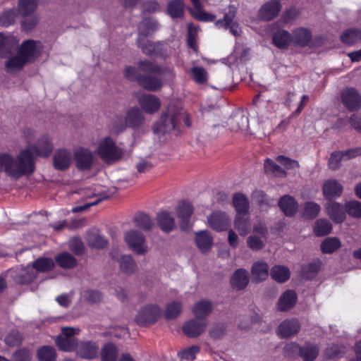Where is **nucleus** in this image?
Here are the masks:
<instances>
[{
    "label": "nucleus",
    "mask_w": 361,
    "mask_h": 361,
    "mask_svg": "<svg viewBox=\"0 0 361 361\" xmlns=\"http://www.w3.org/2000/svg\"><path fill=\"white\" fill-rule=\"evenodd\" d=\"M54 149V145L51 139L47 135L40 136L36 144L28 145L25 148L21 149L17 156L16 160L25 161V170L23 176L32 174L35 169V157H49Z\"/></svg>",
    "instance_id": "nucleus-1"
},
{
    "label": "nucleus",
    "mask_w": 361,
    "mask_h": 361,
    "mask_svg": "<svg viewBox=\"0 0 361 361\" xmlns=\"http://www.w3.org/2000/svg\"><path fill=\"white\" fill-rule=\"evenodd\" d=\"M178 119L177 112L173 109H168L166 112L161 114L159 121L154 124V133L161 135L174 131L175 134L178 135L179 133Z\"/></svg>",
    "instance_id": "nucleus-2"
},
{
    "label": "nucleus",
    "mask_w": 361,
    "mask_h": 361,
    "mask_svg": "<svg viewBox=\"0 0 361 361\" xmlns=\"http://www.w3.org/2000/svg\"><path fill=\"white\" fill-rule=\"evenodd\" d=\"M97 153L106 163L115 162L123 156V151L116 145L115 141L110 137H106L99 142Z\"/></svg>",
    "instance_id": "nucleus-3"
},
{
    "label": "nucleus",
    "mask_w": 361,
    "mask_h": 361,
    "mask_svg": "<svg viewBox=\"0 0 361 361\" xmlns=\"http://www.w3.org/2000/svg\"><path fill=\"white\" fill-rule=\"evenodd\" d=\"M124 240L129 248L139 255H144L148 252V246L145 235L136 230L127 231Z\"/></svg>",
    "instance_id": "nucleus-4"
},
{
    "label": "nucleus",
    "mask_w": 361,
    "mask_h": 361,
    "mask_svg": "<svg viewBox=\"0 0 361 361\" xmlns=\"http://www.w3.org/2000/svg\"><path fill=\"white\" fill-rule=\"evenodd\" d=\"M79 329L73 327H63L61 334L57 336L56 344L58 348L63 351H72L76 350L78 344L74 336L78 334Z\"/></svg>",
    "instance_id": "nucleus-5"
},
{
    "label": "nucleus",
    "mask_w": 361,
    "mask_h": 361,
    "mask_svg": "<svg viewBox=\"0 0 361 361\" xmlns=\"http://www.w3.org/2000/svg\"><path fill=\"white\" fill-rule=\"evenodd\" d=\"M161 315V309L157 305H147L140 309L135 320L140 326H148L157 321Z\"/></svg>",
    "instance_id": "nucleus-6"
},
{
    "label": "nucleus",
    "mask_w": 361,
    "mask_h": 361,
    "mask_svg": "<svg viewBox=\"0 0 361 361\" xmlns=\"http://www.w3.org/2000/svg\"><path fill=\"white\" fill-rule=\"evenodd\" d=\"M343 104L349 111H357L361 108V94L354 87H346L341 92Z\"/></svg>",
    "instance_id": "nucleus-7"
},
{
    "label": "nucleus",
    "mask_w": 361,
    "mask_h": 361,
    "mask_svg": "<svg viewBox=\"0 0 361 361\" xmlns=\"http://www.w3.org/2000/svg\"><path fill=\"white\" fill-rule=\"evenodd\" d=\"M118 119L121 120V118ZM143 121L144 116L142 112L137 108H132L128 111L126 114L125 123H123L122 121H120L121 123L118 125L116 121H115L114 127L116 130L121 131L125 128L126 125H128L132 128H137L142 125Z\"/></svg>",
    "instance_id": "nucleus-8"
},
{
    "label": "nucleus",
    "mask_w": 361,
    "mask_h": 361,
    "mask_svg": "<svg viewBox=\"0 0 361 361\" xmlns=\"http://www.w3.org/2000/svg\"><path fill=\"white\" fill-rule=\"evenodd\" d=\"M176 214L180 220V227L182 230L190 228V219L193 213L192 204L187 201H181L175 208Z\"/></svg>",
    "instance_id": "nucleus-9"
},
{
    "label": "nucleus",
    "mask_w": 361,
    "mask_h": 361,
    "mask_svg": "<svg viewBox=\"0 0 361 361\" xmlns=\"http://www.w3.org/2000/svg\"><path fill=\"white\" fill-rule=\"evenodd\" d=\"M138 104L147 114H152L157 112L161 106L160 99L154 94H142L137 97Z\"/></svg>",
    "instance_id": "nucleus-10"
},
{
    "label": "nucleus",
    "mask_w": 361,
    "mask_h": 361,
    "mask_svg": "<svg viewBox=\"0 0 361 361\" xmlns=\"http://www.w3.org/2000/svg\"><path fill=\"white\" fill-rule=\"evenodd\" d=\"M18 53L27 63L32 62L40 53L39 43L27 39L21 44Z\"/></svg>",
    "instance_id": "nucleus-11"
},
{
    "label": "nucleus",
    "mask_w": 361,
    "mask_h": 361,
    "mask_svg": "<svg viewBox=\"0 0 361 361\" xmlns=\"http://www.w3.org/2000/svg\"><path fill=\"white\" fill-rule=\"evenodd\" d=\"M200 319H193L183 326V332L190 338H195L202 334L207 327V321H200Z\"/></svg>",
    "instance_id": "nucleus-12"
},
{
    "label": "nucleus",
    "mask_w": 361,
    "mask_h": 361,
    "mask_svg": "<svg viewBox=\"0 0 361 361\" xmlns=\"http://www.w3.org/2000/svg\"><path fill=\"white\" fill-rule=\"evenodd\" d=\"M140 70L146 73L164 76L168 79L173 78V74L169 68H162L149 61H141L138 63Z\"/></svg>",
    "instance_id": "nucleus-13"
},
{
    "label": "nucleus",
    "mask_w": 361,
    "mask_h": 361,
    "mask_svg": "<svg viewBox=\"0 0 361 361\" xmlns=\"http://www.w3.org/2000/svg\"><path fill=\"white\" fill-rule=\"evenodd\" d=\"M209 226L216 231L226 230L231 223V219L226 213L216 212L210 214L207 219Z\"/></svg>",
    "instance_id": "nucleus-14"
},
{
    "label": "nucleus",
    "mask_w": 361,
    "mask_h": 361,
    "mask_svg": "<svg viewBox=\"0 0 361 361\" xmlns=\"http://www.w3.org/2000/svg\"><path fill=\"white\" fill-rule=\"evenodd\" d=\"M281 9L278 0H271L264 4L259 10V18L264 20H271L276 17Z\"/></svg>",
    "instance_id": "nucleus-15"
},
{
    "label": "nucleus",
    "mask_w": 361,
    "mask_h": 361,
    "mask_svg": "<svg viewBox=\"0 0 361 361\" xmlns=\"http://www.w3.org/2000/svg\"><path fill=\"white\" fill-rule=\"evenodd\" d=\"M76 166L79 169L87 170L93 163V154L86 148H79L74 153Z\"/></svg>",
    "instance_id": "nucleus-16"
},
{
    "label": "nucleus",
    "mask_w": 361,
    "mask_h": 361,
    "mask_svg": "<svg viewBox=\"0 0 361 361\" xmlns=\"http://www.w3.org/2000/svg\"><path fill=\"white\" fill-rule=\"evenodd\" d=\"M325 209L329 218L336 224H341L345 219V206L338 202H330L326 204Z\"/></svg>",
    "instance_id": "nucleus-17"
},
{
    "label": "nucleus",
    "mask_w": 361,
    "mask_h": 361,
    "mask_svg": "<svg viewBox=\"0 0 361 361\" xmlns=\"http://www.w3.org/2000/svg\"><path fill=\"white\" fill-rule=\"evenodd\" d=\"M300 329L298 319H286L278 327V335L281 338H288L296 334Z\"/></svg>",
    "instance_id": "nucleus-18"
},
{
    "label": "nucleus",
    "mask_w": 361,
    "mask_h": 361,
    "mask_svg": "<svg viewBox=\"0 0 361 361\" xmlns=\"http://www.w3.org/2000/svg\"><path fill=\"white\" fill-rule=\"evenodd\" d=\"M322 192L326 200H331L341 195L343 186L338 180L329 179L324 183Z\"/></svg>",
    "instance_id": "nucleus-19"
},
{
    "label": "nucleus",
    "mask_w": 361,
    "mask_h": 361,
    "mask_svg": "<svg viewBox=\"0 0 361 361\" xmlns=\"http://www.w3.org/2000/svg\"><path fill=\"white\" fill-rule=\"evenodd\" d=\"M156 221L160 229L165 233H170L176 227V221L171 214L167 211H161L157 214Z\"/></svg>",
    "instance_id": "nucleus-20"
},
{
    "label": "nucleus",
    "mask_w": 361,
    "mask_h": 361,
    "mask_svg": "<svg viewBox=\"0 0 361 361\" xmlns=\"http://www.w3.org/2000/svg\"><path fill=\"white\" fill-rule=\"evenodd\" d=\"M54 166L56 169L63 171L67 169L72 162V156L69 151L58 149L53 157Z\"/></svg>",
    "instance_id": "nucleus-21"
},
{
    "label": "nucleus",
    "mask_w": 361,
    "mask_h": 361,
    "mask_svg": "<svg viewBox=\"0 0 361 361\" xmlns=\"http://www.w3.org/2000/svg\"><path fill=\"white\" fill-rule=\"evenodd\" d=\"M75 350L80 357L92 360L98 355L99 347L94 342L84 341L78 345Z\"/></svg>",
    "instance_id": "nucleus-22"
},
{
    "label": "nucleus",
    "mask_w": 361,
    "mask_h": 361,
    "mask_svg": "<svg viewBox=\"0 0 361 361\" xmlns=\"http://www.w3.org/2000/svg\"><path fill=\"white\" fill-rule=\"evenodd\" d=\"M137 82L145 90L152 92L158 91L163 85L161 80L155 75H140Z\"/></svg>",
    "instance_id": "nucleus-23"
},
{
    "label": "nucleus",
    "mask_w": 361,
    "mask_h": 361,
    "mask_svg": "<svg viewBox=\"0 0 361 361\" xmlns=\"http://www.w3.org/2000/svg\"><path fill=\"white\" fill-rule=\"evenodd\" d=\"M195 240L199 250L204 254L207 253L212 247L213 238L208 231L197 232Z\"/></svg>",
    "instance_id": "nucleus-24"
},
{
    "label": "nucleus",
    "mask_w": 361,
    "mask_h": 361,
    "mask_svg": "<svg viewBox=\"0 0 361 361\" xmlns=\"http://www.w3.org/2000/svg\"><path fill=\"white\" fill-rule=\"evenodd\" d=\"M17 47V41L11 36L0 33V57L8 58Z\"/></svg>",
    "instance_id": "nucleus-25"
},
{
    "label": "nucleus",
    "mask_w": 361,
    "mask_h": 361,
    "mask_svg": "<svg viewBox=\"0 0 361 361\" xmlns=\"http://www.w3.org/2000/svg\"><path fill=\"white\" fill-rule=\"evenodd\" d=\"M279 207L286 216H292L298 211V204L293 197L286 195L279 199Z\"/></svg>",
    "instance_id": "nucleus-26"
},
{
    "label": "nucleus",
    "mask_w": 361,
    "mask_h": 361,
    "mask_svg": "<svg viewBox=\"0 0 361 361\" xmlns=\"http://www.w3.org/2000/svg\"><path fill=\"white\" fill-rule=\"evenodd\" d=\"M297 302V295L295 291L288 290L280 297L277 307L281 312H284L293 308Z\"/></svg>",
    "instance_id": "nucleus-27"
},
{
    "label": "nucleus",
    "mask_w": 361,
    "mask_h": 361,
    "mask_svg": "<svg viewBox=\"0 0 361 361\" xmlns=\"http://www.w3.org/2000/svg\"><path fill=\"white\" fill-rule=\"evenodd\" d=\"M213 310V304L207 300H201L196 302L192 307V313L196 319H204L209 316Z\"/></svg>",
    "instance_id": "nucleus-28"
},
{
    "label": "nucleus",
    "mask_w": 361,
    "mask_h": 361,
    "mask_svg": "<svg viewBox=\"0 0 361 361\" xmlns=\"http://www.w3.org/2000/svg\"><path fill=\"white\" fill-rule=\"evenodd\" d=\"M234 16V13H227L223 20H217L215 25L218 27L229 29L231 33L235 36H238L241 33V28L237 23L233 22Z\"/></svg>",
    "instance_id": "nucleus-29"
},
{
    "label": "nucleus",
    "mask_w": 361,
    "mask_h": 361,
    "mask_svg": "<svg viewBox=\"0 0 361 361\" xmlns=\"http://www.w3.org/2000/svg\"><path fill=\"white\" fill-rule=\"evenodd\" d=\"M249 282L248 274L245 269L236 270L231 279V284L233 289L240 290L244 289Z\"/></svg>",
    "instance_id": "nucleus-30"
},
{
    "label": "nucleus",
    "mask_w": 361,
    "mask_h": 361,
    "mask_svg": "<svg viewBox=\"0 0 361 361\" xmlns=\"http://www.w3.org/2000/svg\"><path fill=\"white\" fill-rule=\"evenodd\" d=\"M272 41L277 48L285 49L290 44L292 36L288 31L279 30L273 35Z\"/></svg>",
    "instance_id": "nucleus-31"
},
{
    "label": "nucleus",
    "mask_w": 361,
    "mask_h": 361,
    "mask_svg": "<svg viewBox=\"0 0 361 361\" xmlns=\"http://www.w3.org/2000/svg\"><path fill=\"white\" fill-rule=\"evenodd\" d=\"M251 272L256 281H264L269 275V265L264 261H257L253 264Z\"/></svg>",
    "instance_id": "nucleus-32"
},
{
    "label": "nucleus",
    "mask_w": 361,
    "mask_h": 361,
    "mask_svg": "<svg viewBox=\"0 0 361 361\" xmlns=\"http://www.w3.org/2000/svg\"><path fill=\"white\" fill-rule=\"evenodd\" d=\"M292 35V41L301 47L307 45L312 39V34L310 30L304 27H298L294 30Z\"/></svg>",
    "instance_id": "nucleus-33"
},
{
    "label": "nucleus",
    "mask_w": 361,
    "mask_h": 361,
    "mask_svg": "<svg viewBox=\"0 0 361 361\" xmlns=\"http://www.w3.org/2000/svg\"><path fill=\"white\" fill-rule=\"evenodd\" d=\"M234 226L240 235H246L250 232L251 227L248 214H236Z\"/></svg>",
    "instance_id": "nucleus-34"
},
{
    "label": "nucleus",
    "mask_w": 361,
    "mask_h": 361,
    "mask_svg": "<svg viewBox=\"0 0 361 361\" xmlns=\"http://www.w3.org/2000/svg\"><path fill=\"white\" fill-rule=\"evenodd\" d=\"M229 125L233 131L247 132L249 128L248 118L242 114H237L231 118Z\"/></svg>",
    "instance_id": "nucleus-35"
},
{
    "label": "nucleus",
    "mask_w": 361,
    "mask_h": 361,
    "mask_svg": "<svg viewBox=\"0 0 361 361\" xmlns=\"http://www.w3.org/2000/svg\"><path fill=\"white\" fill-rule=\"evenodd\" d=\"M233 204L237 214H247L249 210V201L242 193H236L233 197Z\"/></svg>",
    "instance_id": "nucleus-36"
},
{
    "label": "nucleus",
    "mask_w": 361,
    "mask_h": 361,
    "mask_svg": "<svg viewBox=\"0 0 361 361\" xmlns=\"http://www.w3.org/2000/svg\"><path fill=\"white\" fill-rule=\"evenodd\" d=\"M57 264L63 269H73L78 264L76 259L69 252H64L55 257Z\"/></svg>",
    "instance_id": "nucleus-37"
},
{
    "label": "nucleus",
    "mask_w": 361,
    "mask_h": 361,
    "mask_svg": "<svg viewBox=\"0 0 361 361\" xmlns=\"http://www.w3.org/2000/svg\"><path fill=\"white\" fill-rule=\"evenodd\" d=\"M264 169L266 173L272 174L277 177L285 178L287 175L285 169L269 158L264 161Z\"/></svg>",
    "instance_id": "nucleus-38"
},
{
    "label": "nucleus",
    "mask_w": 361,
    "mask_h": 361,
    "mask_svg": "<svg viewBox=\"0 0 361 361\" xmlns=\"http://www.w3.org/2000/svg\"><path fill=\"white\" fill-rule=\"evenodd\" d=\"M118 262L123 272L131 274L135 271L137 265L130 255H122L119 257Z\"/></svg>",
    "instance_id": "nucleus-39"
},
{
    "label": "nucleus",
    "mask_w": 361,
    "mask_h": 361,
    "mask_svg": "<svg viewBox=\"0 0 361 361\" xmlns=\"http://www.w3.org/2000/svg\"><path fill=\"white\" fill-rule=\"evenodd\" d=\"M86 240L88 245L95 248H104L107 245V240L96 231L87 233Z\"/></svg>",
    "instance_id": "nucleus-40"
},
{
    "label": "nucleus",
    "mask_w": 361,
    "mask_h": 361,
    "mask_svg": "<svg viewBox=\"0 0 361 361\" xmlns=\"http://www.w3.org/2000/svg\"><path fill=\"white\" fill-rule=\"evenodd\" d=\"M271 276L275 281L283 283L288 280L290 273L286 267L276 265L271 269Z\"/></svg>",
    "instance_id": "nucleus-41"
},
{
    "label": "nucleus",
    "mask_w": 361,
    "mask_h": 361,
    "mask_svg": "<svg viewBox=\"0 0 361 361\" xmlns=\"http://www.w3.org/2000/svg\"><path fill=\"white\" fill-rule=\"evenodd\" d=\"M319 348L310 343H307L300 348V355L305 361H312L319 355Z\"/></svg>",
    "instance_id": "nucleus-42"
},
{
    "label": "nucleus",
    "mask_w": 361,
    "mask_h": 361,
    "mask_svg": "<svg viewBox=\"0 0 361 361\" xmlns=\"http://www.w3.org/2000/svg\"><path fill=\"white\" fill-rule=\"evenodd\" d=\"M185 4L183 0H171L169 2L167 9L173 18H180L184 13Z\"/></svg>",
    "instance_id": "nucleus-43"
},
{
    "label": "nucleus",
    "mask_w": 361,
    "mask_h": 361,
    "mask_svg": "<svg viewBox=\"0 0 361 361\" xmlns=\"http://www.w3.org/2000/svg\"><path fill=\"white\" fill-rule=\"evenodd\" d=\"M32 267L35 271L47 272L54 267V262L51 258L39 257L32 263Z\"/></svg>",
    "instance_id": "nucleus-44"
},
{
    "label": "nucleus",
    "mask_w": 361,
    "mask_h": 361,
    "mask_svg": "<svg viewBox=\"0 0 361 361\" xmlns=\"http://www.w3.org/2000/svg\"><path fill=\"white\" fill-rule=\"evenodd\" d=\"M134 222L137 227L144 230L149 231L152 229L154 223L148 214L138 213L134 217Z\"/></svg>",
    "instance_id": "nucleus-45"
},
{
    "label": "nucleus",
    "mask_w": 361,
    "mask_h": 361,
    "mask_svg": "<svg viewBox=\"0 0 361 361\" xmlns=\"http://www.w3.org/2000/svg\"><path fill=\"white\" fill-rule=\"evenodd\" d=\"M196 11L192 13L195 19L200 21L212 22L215 20V16L201 11L202 4L200 0H191Z\"/></svg>",
    "instance_id": "nucleus-46"
},
{
    "label": "nucleus",
    "mask_w": 361,
    "mask_h": 361,
    "mask_svg": "<svg viewBox=\"0 0 361 361\" xmlns=\"http://www.w3.org/2000/svg\"><path fill=\"white\" fill-rule=\"evenodd\" d=\"M158 28V24L156 21L145 19L142 20L139 25V35L143 37H147L152 32H154Z\"/></svg>",
    "instance_id": "nucleus-47"
},
{
    "label": "nucleus",
    "mask_w": 361,
    "mask_h": 361,
    "mask_svg": "<svg viewBox=\"0 0 361 361\" xmlns=\"http://www.w3.org/2000/svg\"><path fill=\"white\" fill-rule=\"evenodd\" d=\"M182 311V303L173 301L167 304L164 311V316L167 319H173L178 317Z\"/></svg>",
    "instance_id": "nucleus-48"
},
{
    "label": "nucleus",
    "mask_w": 361,
    "mask_h": 361,
    "mask_svg": "<svg viewBox=\"0 0 361 361\" xmlns=\"http://www.w3.org/2000/svg\"><path fill=\"white\" fill-rule=\"evenodd\" d=\"M343 43L352 44L361 41V30L359 29H351L345 31L341 36Z\"/></svg>",
    "instance_id": "nucleus-49"
},
{
    "label": "nucleus",
    "mask_w": 361,
    "mask_h": 361,
    "mask_svg": "<svg viewBox=\"0 0 361 361\" xmlns=\"http://www.w3.org/2000/svg\"><path fill=\"white\" fill-rule=\"evenodd\" d=\"M37 356L39 361H55L56 350L53 347L44 345L38 349Z\"/></svg>",
    "instance_id": "nucleus-50"
},
{
    "label": "nucleus",
    "mask_w": 361,
    "mask_h": 361,
    "mask_svg": "<svg viewBox=\"0 0 361 361\" xmlns=\"http://www.w3.org/2000/svg\"><path fill=\"white\" fill-rule=\"evenodd\" d=\"M345 211L353 218L361 219V202L357 200H350L345 202Z\"/></svg>",
    "instance_id": "nucleus-51"
},
{
    "label": "nucleus",
    "mask_w": 361,
    "mask_h": 361,
    "mask_svg": "<svg viewBox=\"0 0 361 361\" xmlns=\"http://www.w3.org/2000/svg\"><path fill=\"white\" fill-rule=\"evenodd\" d=\"M37 7V0H19L18 9L20 13L27 16L33 13Z\"/></svg>",
    "instance_id": "nucleus-52"
},
{
    "label": "nucleus",
    "mask_w": 361,
    "mask_h": 361,
    "mask_svg": "<svg viewBox=\"0 0 361 361\" xmlns=\"http://www.w3.org/2000/svg\"><path fill=\"white\" fill-rule=\"evenodd\" d=\"M331 224L326 219H319L315 223L314 233L317 236H324L331 233Z\"/></svg>",
    "instance_id": "nucleus-53"
},
{
    "label": "nucleus",
    "mask_w": 361,
    "mask_h": 361,
    "mask_svg": "<svg viewBox=\"0 0 361 361\" xmlns=\"http://www.w3.org/2000/svg\"><path fill=\"white\" fill-rule=\"evenodd\" d=\"M321 262L317 260L302 267L301 270L302 276L306 279L314 278L320 268Z\"/></svg>",
    "instance_id": "nucleus-54"
},
{
    "label": "nucleus",
    "mask_w": 361,
    "mask_h": 361,
    "mask_svg": "<svg viewBox=\"0 0 361 361\" xmlns=\"http://www.w3.org/2000/svg\"><path fill=\"white\" fill-rule=\"evenodd\" d=\"M117 355V348L112 343L105 345L101 354L102 361H116Z\"/></svg>",
    "instance_id": "nucleus-55"
},
{
    "label": "nucleus",
    "mask_w": 361,
    "mask_h": 361,
    "mask_svg": "<svg viewBox=\"0 0 361 361\" xmlns=\"http://www.w3.org/2000/svg\"><path fill=\"white\" fill-rule=\"evenodd\" d=\"M137 45L142 50L144 54L149 56L153 54L156 51L155 44L142 36H138Z\"/></svg>",
    "instance_id": "nucleus-56"
},
{
    "label": "nucleus",
    "mask_w": 361,
    "mask_h": 361,
    "mask_svg": "<svg viewBox=\"0 0 361 361\" xmlns=\"http://www.w3.org/2000/svg\"><path fill=\"white\" fill-rule=\"evenodd\" d=\"M341 247V242L336 238H327L321 245L324 253H332Z\"/></svg>",
    "instance_id": "nucleus-57"
},
{
    "label": "nucleus",
    "mask_w": 361,
    "mask_h": 361,
    "mask_svg": "<svg viewBox=\"0 0 361 361\" xmlns=\"http://www.w3.org/2000/svg\"><path fill=\"white\" fill-rule=\"evenodd\" d=\"M267 240L266 238L250 235L247 238V245L252 251H259L264 247Z\"/></svg>",
    "instance_id": "nucleus-58"
},
{
    "label": "nucleus",
    "mask_w": 361,
    "mask_h": 361,
    "mask_svg": "<svg viewBox=\"0 0 361 361\" xmlns=\"http://www.w3.org/2000/svg\"><path fill=\"white\" fill-rule=\"evenodd\" d=\"M320 209V206L318 204L308 202L303 206L302 215L307 219H314L318 215Z\"/></svg>",
    "instance_id": "nucleus-59"
},
{
    "label": "nucleus",
    "mask_w": 361,
    "mask_h": 361,
    "mask_svg": "<svg viewBox=\"0 0 361 361\" xmlns=\"http://www.w3.org/2000/svg\"><path fill=\"white\" fill-rule=\"evenodd\" d=\"M191 73L192 79L198 84H204L207 81L208 73L202 67H192L191 68Z\"/></svg>",
    "instance_id": "nucleus-60"
},
{
    "label": "nucleus",
    "mask_w": 361,
    "mask_h": 361,
    "mask_svg": "<svg viewBox=\"0 0 361 361\" xmlns=\"http://www.w3.org/2000/svg\"><path fill=\"white\" fill-rule=\"evenodd\" d=\"M37 276V272L32 269H25L16 276V281L21 284L32 282Z\"/></svg>",
    "instance_id": "nucleus-61"
},
{
    "label": "nucleus",
    "mask_w": 361,
    "mask_h": 361,
    "mask_svg": "<svg viewBox=\"0 0 361 361\" xmlns=\"http://www.w3.org/2000/svg\"><path fill=\"white\" fill-rule=\"evenodd\" d=\"M82 298L87 302L95 304L102 301V295L99 290L87 289L82 293Z\"/></svg>",
    "instance_id": "nucleus-62"
},
{
    "label": "nucleus",
    "mask_w": 361,
    "mask_h": 361,
    "mask_svg": "<svg viewBox=\"0 0 361 361\" xmlns=\"http://www.w3.org/2000/svg\"><path fill=\"white\" fill-rule=\"evenodd\" d=\"M27 62L23 59L22 56L18 53L17 55L10 58L6 61V67L8 69H20Z\"/></svg>",
    "instance_id": "nucleus-63"
},
{
    "label": "nucleus",
    "mask_w": 361,
    "mask_h": 361,
    "mask_svg": "<svg viewBox=\"0 0 361 361\" xmlns=\"http://www.w3.org/2000/svg\"><path fill=\"white\" fill-rule=\"evenodd\" d=\"M276 161H278L281 166L284 167L283 169L289 170V169H298L300 165L298 161L291 159L289 157L279 155L276 158Z\"/></svg>",
    "instance_id": "nucleus-64"
}]
</instances>
